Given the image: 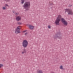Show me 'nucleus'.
Here are the masks:
<instances>
[{"label": "nucleus", "mask_w": 73, "mask_h": 73, "mask_svg": "<svg viewBox=\"0 0 73 73\" xmlns=\"http://www.w3.org/2000/svg\"><path fill=\"white\" fill-rule=\"evenodd\" d=\"M19 12H17V13H15V15H19Z\"/></svg>", "instance_id": "13"}, {"label": "nucleus", "mask_w": 73, "mask_h": 73, "mask_svg": "<svg viewBox=\"0 0 73 73\" xmlns=\"http://www.w3.org/2000/svg\"><path fill=\"white\" fill-rule=\"evenodd\" d=\"M62 23L63 24H64V25H66V26H67L68 25V23L66 20L64 22H63Z\"/></svg>", "instance_id": "6"}, {"label": "nucleus", "mask_w": 73, "mask_h": 73, "mask_svg": "<svg viewBox=\"0 0 73 73\" xmlns=\"http://www.w3.org/2000/svg\"><path fill=\"white\" fill-rule=\"evenodd\" d=\"M28 42L27 41V40H24L23 42V48H27V47L28 46Z\"/></svg>", "instance_id": "3"}, {"label": "nucleus", "mask_w": 73, "mask_h": 73, "mask_svg": "<svg viewBox=\"0 0 73 73\" xmlns=\"http://www.w3.org/2000/svg\"><path fill=\"white\" fill-rule=\"evenodd\" d=\"M61 21V22L63 23L64 21H65V20L64 18H62V17L61 15H58L55 22L56 25H58Z\"/></svg>", "instance_id": "1"}, {"label": "nucleus", "mask_w": 73, "mask_h": 73, "mask_svg": "<svg viewBox=\"0 0 73 73\" xmlns=\"http://www.w3.org/2000/svg\"><path fill=\"white\" fill-rule=\"evenodd\" d=\"M8 2L10 0H7Z\"/></svg>", "instance_id": "24"}, {"label": "nucleus", "mask_w": 73, "mask_h": 73, "mask_svg": "<svg viewBox=\"0 0 73 73\" xmlns=\"http://www.w3.org/2000/svg\"><path fill=\"white\" fill-rule=\"evenodd\" d=\"M27 31H23V32H24V33H25V32H27Z\"/></svg>", "instance_id": "22"}, {"label": "nucleus", "mask_w": 73, "mask_h": 73, "mask_svg": "<svg viewBox=\"0 0 73 73\" xmlns=\"http://www.w3.org/2000/svg\"><path fill=\"white\" fill-rule=\"evenodd\" d=\"M20 26H19L17 28V29H19V30H20Z\"/></svg>", "instance_id": "14"}, {"label": "nucleus", "mask_w": 73, "mask_h": 73, "mask_svg": "<svg viewBox=\"0 0 73 73\" xmlns=\"http://www.w3.org/2000/svg\"><path fill=\"white\" fill-rule=\"evenodd\" d=\"M28 34V33L27 32H26V33H25L24 35H27Z\"/></svg>", "instance_id": "16"}, {"label": "nucleus", "mask_w": 73, "mask_h": 73, "mask_svg": "<svg viewBox=\"0 0 73 73\" xmlns=\"http://www.w3.org/2000/svg\"><path fill=\"white\" fill-rule=\"evenodd\" d=\"M48 28H51V27H50V25H48Z\"/></svg>", "instance_id": "15"}, {"label": "nucleus", "mask_w": 73, "mask_h": 73, "mask_svg": "<svg viewBox=\"0 0 73 73\" xmlns=\"http://www.w3.org/2000/svg\"><path fill=\"white\" fill-rule=\"evenodd\" d=\"M65 11H66V12L68 13V15H73V11L71 9H66Z\"/></svg>", "instance_id": "4"}, {"label": "nucleus", "mask_w": 73, "mask_h": 73, "mask_svg": "<svg viewBox=\"0 0 73 73\" xmlns=\"http://www.w3.org/2000/svg\"><path fill=\"white\" fill-rule=\"evenodd\" d=\"M24 8L27 10V11L28 10L29 8H30L31 7V3L30 2H26L24 4L23 6Z\"/></svg>", "instance_id": "2"}, {"label": "nucleus", "mask_w": 73, "mask_h": 73, "mask_svg": "<svg viewBox=\"0 0 73 73\" xmlns=\"http://www.w3.org/2000/svg\"><path fill=\"white\" fill-rule=\"evenodd\" d=\"M60 69H63V66H61L60 67Z\"/></svg>", "instance_id": "11"}, {"label": "nucleus", "mask_w": 73, "mask_h": 73, "mask_svg": "<svg viewBox=\"0 0 73 73\" xmlns=\"http://www.w3.org/2000/svg\"><path fill=\"white\" fill-rule=\"evenodd\" d=\"M29 28L30 29L32 30V29H33L34 28H35V27H34V26H33L32 25H31L29 26Z\"/></svg>", "instance_id": "7"}, {"label": "nucleus", "mask_w": 73, "mask_h": 73, "mask_svg": "<svg viewBox=\"0 0 73 73\" xmlns=\"http://www.w3.org/2000/svg\"><path fill=\"white\" fill-rule=\"evenodd\" d=\"M5 0V1H6V0Z\"/></svg>", "instance_id": "26"}, {"label": "nucleus", "mask_w": 73, "mask_h": 73, "mask_svg": "<svg viewBox=\"0 0 73 73\" xmlns=\"http://www.w3.org/2000/svg\"><path fill=\"white\" fill-rule=\"evenodd\" d=\"M24 53H26V52H27V51H26V50L25 49L24 50Z\"/></svg>", "instance_id": "17"}, {"label": "nucleus", "mask_w": 73, "mask_h": 73, "mask_svg": "<svg viewBox=\"0 0 73 73\" xmlns=\"http://www.w3.org/2000/svg\"><path fill=\"white\" fill-rule=\"evenodd\" d=\"M21 19V17L20 16H18V17H17L16 18V21H20V19Z\"/></svg>", "instance_id": "5"}, {"label": "nucleus", "mask_w": 73, "mask_h": 73, "mask_svg": "<svg viewBox=\"0 0 73 73\" xmlns=\"http://www.w3.org/2000/svg\"><path fill=\"white\" fill-rule=\"evenodd\" d=\"M21 24H22V23L21 22H19L18 23V24H19V25H21Z\"/></svg>", "instance_id": "19"}, {"label": "nucleus", "mask_w": 73, "mask_h": 73, "mask_svg": "<svg viewBox=\"0 0 73 73\" xmlns=\"http://www.w3.org/2000/svg\"><path fill=\"white\" fill-rule=\"evenodd\" d=\"M69 7H72V5H71V3L69 4Z\"/></svg>", "instance_id": "18"}, {"label": "nucleus", "mask_w": 73, "mask_h": 73, "mask_svg": "<svg viewBox=\"0 0 73 73\" xmlns=\"http://www.w3.org/2000/svg\"><path fill=\"white\" fill-rule=\"evenodd\" d=\"M25 0H21V3L22 4H23V3H24V2H25Z\"/></svg>", "instance_id": "9"}, {"label": "nucleus", "mask_w": 73, "mask_h": 73, "mask_svg": "<svg viewBox=\"0 0 73 73\" xmlns=\"http://www.w3.org/2000/svg\"><path fill=\"white\" fill-rule=\"evenodd\" d=\"M15 32V33H20V31L17 29L16 30Z\"/></svg>", "instance_id": "8"}, {"label": "nucleus", "mask_w": 73, "mask_h": 73, "mask_svg": "<svg viewBox=\"0 0 73 73\" xmlns=\"http://www.w3.org/2000/svg\"><path fill=\"white\" fill-rule=\"evenodd\" d=\"M3 66V64L0 63V68H1Z\"/></svg>", "instance_id": "10"}, {"label": "nucleus", "mask_w": 73, "mask_h": 73, "mask_svg": "<svg viewBox=\"0 0 73 73\" xmlns=\"http://www.w3.org/2000/svg\"><path fill=\"white\" fill-rule=\"evenodd\" d=\"M13 13H16V11H13Z\"/></svg>", "instance_id": "21"}, {"label": "nucleus", "mask_w": 73, "mask_h": 73, "mask_svg": "<svg viewBox=\"0 0 73 73\" xmlns=\"http://www.w3.org/2000/svg\"><path fill=\"white\" fill-rule=\"evenodd\" d=\"M24 52H22V54H24Z\"/></svg>", "instance_id": "23"}, {"label": "nucleus", "mask_w": 73, "mask_h": 73, "mask_svg": "<svg viewBox=\"0 0 73 73\" xmlns=\"http://www.w3.org/2000/svg\"><path fill=\"white\" fill-rule=\"evenodd\" d=\"M51 73H54V72H52Z\"/></svg>", "instance_id": "25"}, {"label": "nucleus", "mask_w": 73, "mask_h": 73, "mask_svg": "<svg viewBox=\"0 0 73 73\" xmlns=\"http://www.w3.org/2000/svg\"><path fill=\"white\" fill-rule=\"evenodd\" d=\"M5 5L7 7H9V5H8L7 4H5Z\"/></svg>", "instance_id": "20"}, {"label": "nucleus", "mask_w": 73, "mask_h": 73, "mask_svg": "<svg viewBox=\"0 0 73 73\" xmlns=\"http://www.w3.org/2000/svg\"><path fill=\"white\" fill-rule=\"evenodd\" d=\"M6 8H7V7H3V9H5Z\"/></svg>", "instance_id": "12"}]
</instances>
